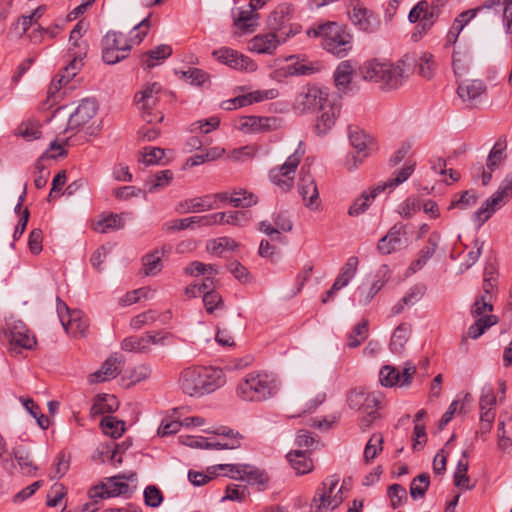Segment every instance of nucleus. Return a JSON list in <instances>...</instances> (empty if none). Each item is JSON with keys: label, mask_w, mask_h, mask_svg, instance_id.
Segmentation results:
<instances>
[{"label": "nucleus", "mask_w": 512, "mask_h": 512, "mask_svg": "<svg viewBox=\"0 0 512 512\" xmlns=\"http://www.w3.org/2000/svg\"><path fill=\"white\" fill-rule=\"evenodd\" d=\"M342 107L341 95L330 94L328 89L317 85L304 86L296 95L293 108L299 114L318 112L315 123L317 135H325L335 125Z\"/></svg>", "instance_id": "f257e3e1"}, {"label": "nucleus", "mask_w": 512, "mask_h": 512, "mask_svg": "<svg viewBox=\"0 0 512 512\" xmlns=\"http://www.w3.org/2000/svg\"><path fill=\"white\" fill-rule=\"evenodd\" d=\"M226 383L223 370L216 367L194 366L184 369L179 377L181 390L192 397H201Z\"/></svg>", "instance_id": "f03ea898"}, {"label": "nucleus", "mask_w": 512, "mask_h": 512, "mask_svg": "<svg viewBox=\"0 0 512 512\" xmlns=\"http://www.w3.org/2000/svg\"><path fill=\"white\" fill-rule=\"evenodd\" d=\"M410 60L411 57L405 55L396 63L380 62L376 59L368 61L363 66V76L366 80L379 83L382 89H397L409 76L412 64Z\"/></svg>", "instance_id": "7ed1b4c3"}, {"label": "nucleus", "mask_w": 512, "mask_h": 512, "mask_svg": "<svg viewBox=\"0 0 512 512\" xmlns=\"http://www.w3.org/2000/svg\"><path fill=\"white\" fill-rule=\"evenodd\" d=\"M306 33L309 37H320L322 47L338 58L347 56L352 49V35L337 22L315 24Z\"/></svg>", "instance_id": "20e7f679"}, {"label": "nucleus", "mask_w": 512, "mask_h": 512, "mask_svg": "<svg viewBox=\"0 0 512 512\" xmlns=\"http://www.w3.org/2000/svg\"><path fill=\"white\" fill-rule=\"evenodd\" d=\"M278 390V382L273 375L253 371L239 382L237 395L244 401L262 402L274 397Z\"/></svg>", "instance_id": "39448f33"}, {"label": "nucleus", "mask_w": 512, "mask_h": 512, "mask_svg": "<svg viewBox=\"0 0 512 512\" xmlns=\"http://www.w3.org/2000/svg\"><path fill=\"white\" fill-rule=\"evenodd\" d=\"M415 163H407L401 169L394 172L393 178L387 182L379 184L373 187L370 192H363L348 209L350 216H359L364 213L370 206V202L376 198V196L383 192L386 188H395L398 185L404 183L414 172Z\"/></svg>", "instance_id": "423d86ee"}, {"label": "nucleus", "mask_w": 512, "mask_h": 512, "mask_svg": "<svg viewBox=\"0 0 512 512\" xmlns=\"http://www.w3.org/2000/svg\"><path fill=\"white\" fill-rule=\"evenodd\" d=\"M163 93L162 86L158 82H153L145 84L142 90L135 94V103L142 112L143 120L148 124L159 123L164 119L163 114L157 109Z\"/></svg>", "instance_id": "0eeeda50"}, {"label": "nucleus", "mask_w": 512, "mask_h": 512, "mask_svg": "<svg viewBox=\"0 0 512 512\" xmlns=\"http://www.w3.org/2000/svg\"><path fill=\"white\" fill-rule=\"evenodd\" d=\"M294 7L291 3L277 5L269 14L266 24L269 30L281 36L283 41L300 32L301 26L292 23Z\"/></svg>", "instance_id": "6e6552de"}, {"label": "nucleus", "mask_w": 512, "mask_h": 512, "mask_svg": "<svg viewBox=\"0 0 512 512\" xmlns=\"http://www.w3.org/2000/svg\"><path fill=\"white\" fill-rule=\"evenodd\" d=\"M409 245L407 225L395 223L377 243V251L381 255H389Z\"/></svg>", "instance_id": "1a4fd4ad"}, {"label": "nucleus", "mask_w": 512, "mask_h": 512, "mask_svg": "<svg viewBox=\"0 0 512 512\" xmlns=\"http://www.w3.org/2000/svg\"><path fill=\"white\" fill-rule=\"evenodd\" d=\"M301 157L302 154H299L298 151H295L287 158L282 166L275 167L270 170V180L282 192H288L293 187L294 174L300 163Z\"/></svg>", "instance_id": "9d476101"}, {"label": "nucleus", "mask_w": 512, "mask_h": 512, "mask_svg": "<svg viewBox=\"0 0 512 512\" xmlns=\"http://www.w3.org/2000/svg\"><path fill=\"white\" fill-rule=\"evenodd\" d=\"M86 53V45H84L81 51H74V49H69L68 54L71 60L52 81L48 89V96H53L63 85L68 84L70 80H72L77 75L78 71L83 65L82 60L86 56Z\"/></svg>", "instance_id": "9b49d317"}, {"label": "nucleus", "mask_w": 512, "mask_h": 512, "mask_svg": "<svg viewBox=\"0 0 512 512\" xmlns=\"http://www.w3.org/2000/svg\"><path fill=\"white\" fill-rule=\"evenodd\" d=\"M339 478L336 475L328 477L322 483V487L316 490L311 503V512H320L326 508H336L343 501V497H332V492L338 485Z\"/></svg>", "instance_id": "f8f14e48"}, {"label": "nucleus", "mask_w": 512, "mask_h": 512, "mask_svg": "<svg viewBox=\"0 0 512 512\" xmlns=\"http://www.w3.org/2000/svg\"><path fill=\"white\" fill-rule=\"evenodd\" d=\"M299 194L305 205L310 209H316L319 206V192L314 178L310 173V166L303 165L300 170L298 182Z\"/></svg>", "instance_id": "ddd939ff"}, {"label": "nucleus", "mask_w": 512, "mask_h": 512, "mask_svg": "<svg viewBox=\"0 0 512 512\" xmlns=\"http://www.w3.org/2000/svg\"><path fill=\"white\" fill-rule=\"evenodd\" d=\"M9 351L19 354L22 349H32L36 345V338L32 335L22 321L14 322L10 327Z\"/></svg>", "instance_id": "4468645a"}, {"label": "nucleus", "mask_w": 512, "mask_h": 512, "mask_svg": "<svg viewBox=\"0 0 512 512\" xmlns=\"http://www.w3.org/2000/svg\"><path fill=\"white\" fill-rule=\"evenodd\" d=\"M212 55L219 62L233 69L250 72L255 71L257 69V65L249 57L228 47H222L220 49L214 50L212 52Z\"/></svg>", "instance_id": "2eb2a0df"}, {"label": "nucleus", "mask_w": 512, "mask_h": 512, "mask_svg": "<svg viewBox=\"0 0 512 512\" xmlns=\"http://www.w3.org/2000/svg\"><path fill=\"white\" fill-rule=\"evenodd\" d=\"M130 492L129 485L121 481V476H113L106 478L100 485H96L90 489L89 495L91 499H104L127 495Z\"/></svg>", "instance_id": "dca6fc26"}, {"label": "nucleus", "mask_w": 512, "mask_h": 512, "mask_svg": "<svg viewBox=\"0 0 512 512\" xmlns=\"http://www.w3.org/2000/svg\"><path fill=\"white\" fill-rule=\"evenodd\" d=\"M416 372L415 366H408L402 372L393 366L386 365L379 372L380 383L385 387L408 386Z\"/></svg>", "instance_id": "f3484780"}, {"label": "nucleus", "mask_w": 512, "mask_h": 512, "mask_svg": "<svg viewBox=\"0 0 512 512\" xmlns=\"http://www.w3.org/2000/svg\"><path fill=\"white\" fill-rule=\"evenodd\" d=\"M97 103L94 99H83L76 110L70 115L66 131L83 128L96 115Z\"/></svg>", "instance_id": "a211bd4d"}, {"label": "nucleus", "mask_w": 512, "mask_h": 512, "mask_svg": "<svg viewBox=\"0 0 512 512\" xmlns=\"http://www.w3.org/2000/svg\"><path fill=\"white\" fill-rule=\"evenodd\" d=\"M278 95L279 92L277 89L257 90L235 97L234 99L227 100L223 102L222 107L225 110H233L264 100L275 99Z\"/></svg>", "instance_id": "6ab92c4d"}, {"label": "nucleus", "mask_w": 512, "mask_h": 512, "mask_svg": "<svg viewBox=\"0 0 512 512\" xmlns=\"http://www.w3.org/2000/svg\"><path fill=\"white\" fill-rule=\"evenodd\" d=\"M277 117L248 116L241 123V130L246 133H259L277 130L281 126Z\"/></svg>", "instance_id": "aec40b11"}, {"label": "nucleus", "mask_w": 512, "mask_h": 512, "mask_svg": "<svg viewBox=\"0 0 512 512\" xmlns=\"http://www.w3.org/2000/svg\"><path fill=\"white\" fill-rule=\"evenodd\" d=\"M281 36L269 30L254 36L249 41V49L258 54H273L277 47L283 43Z\"/></svg>", "instance_id": "412c9836"}, {"label": "nucleus", "mask_w": 512, "mask_h": 512, "mask_svg": "<svg viewBox=\"0 0 512 512\" xmlns=\"http://www.w3.org/2000/svg\"><path fill=\"white\" fill-rule=\"evenodd\" d=\"M507 201L503 198V191H495L481 207L472 215V219L481 227L492 215L500 209Z\"/></svg>", "instance_id": "4be33fe9"}, {"label": "nucleus", "mask_w": 512, "mask_h": 512, "mask_svg": "<svg viewBox=\"0 0 512 512\" xmlns=\"http://www.w3.org/2000/svg\"><path fill=\"white\" fill-rule=\"evenodd\" d=\"M349 17L354 25L360 30L365 32H374L380 24L378 17L365 7H354L352 12H349Z\"/></svg>", "instance_id": "5701e85b"}, {"label": "nucleus", "mask_w": 512, "mask_h": 512, "mask_svg": "<svg viewBox=\"0 0 512 512\" xmlns=\"http://www.w3.org/2000/svg\"><path fill=\"white\" fill-rule=\"evenodd\" d=\"M487 90L485 83L482 80H466L459 84L457 94L463 102L473 106Z\"/></svg>", "instance_id": "b1692460"}, {"label": "nucleus", "mask_w": 512, "mask_h": 512, "mask_svg": "<svg viewBox=\"0 0 512 512\" xmlns=\"http://www.w3.org/2000/svg\"><path fill=\"white\" fill-rule=\"evenodd\" d=\"M122 370L121 362L116 356L108 357L101 368L90 374L89 382L98 383L116 378Z\"/></svg>", "instance_id": "393cba45"}, {"label": "nucleus", "mask_w": 512, "mask_h": 512, "mask_svg": "<svg viewBox=\"0 0 512 512\" xmlns=\"http://www.w3.org/2000/svg\"><path fill=\"white\" fill-rule=\"evenodd\" d=\"M498 7L503 8L502 14L504 18L512 16V0H485L482 6L462 12L456 19L467 20L468 23L482 9H496Z\"/></svg>", "instance_id": "a878e982"}, {"label": "nucleus", "mask_w": 512, "mask_h": 512, "mask_svg": "<svg viewBox=\"0 0 512 512\" xmlns=\"http://www.w3.org/2000/svg\"><path fill=\"white\" fill-rule=\"evenodd\" d=\"M439 239L440 236L436 232L429 236L427 244L419 251L417 258L411 263L410 271L415 273L424 267L427 261L435 254Z\"/></svg>", "instance_id": "bb28decb"}, {"label": "nucleus", "mask_w": 512, "mask_h": 512, "mask_svg": "<svg viewBox=\"0 0 512 512\" xmlns=\"http://www.w3.org/2000/svg\"><path fill=\"white\" fill-rule=\"evenodd\" d=\"M118 407L119 402L114 395H97L90 409V414L92 416H97L105 413H113L118 409Z\"/></svg>", "instance_id": "cd10ccee"}, {"label": "nucleus", "mask_w": 512, "mask_h": 512, "mask_svg": "<svg viewBox=\"0 0 512 512\" xmlns=\"http://www.w3.org/2000/svg\"><path fill=\"white\" fill-rule=\"evenodd\" d=\"M354 67L349 60L339 63L334 72V82L339 91H346L352 81Z\"/></svg>", "instance_id": "c85d7f7f"}, {"label": "nucleus", "mask_w": 512, "mask_h": 512, "mask_svg": "<svg viewBox=\"0 0 512 512\" xmlns=\"http://www.w3.org/2000/svg\"><path fill=\"white\" fill-rule=\"evenodd\" d=\"M258 9L241 10L234 19V25L243 32H254L258 26Z\"/></svg>", "instance_id": "c756f323"}, {"label": "nucleus", "mask_w": 512, "mask_h": 512, "mask_svg": "<svg viewBox=\"0 0 512 512\" xmlns=\"http://www.w3.org/2000/svg\"><path fill=\"white\" fill-rule=\"evenodd\" d=\"M60 321L64 327V329L72 333L74 336H84L85 332L88 329L87 320L80 316V313L77 311H73L69 314L68 319H65V316H60Z\"/></svg>", "instance_id": "7c9ffc66"}, {"label": "nucleus", "mask_w": 512, "mask_h": 512, "mask_svg": "<svg viewBox=\"0 0 512 512\" xmlns=\"http://www.w3.org/2000/svg\"><path fill=\"white\" fill-rule=\"evenodd\" d=\"M429 3L426 0L419 1L409 12L408 19L411 23H417L412 38L417 41L427 32H422L421 25L423 24L424 14H426Z\"/></svg>", "instance_id": "2f4dec72"}, {"label": "nucleus", "mask_w": 512, "mask_h": 512, "mask_svg": "<svg viewBox=\"0 0 512 512\" xmlns=\"http://www.w3.org/2000/svg\"><path fill=\"white\" fill-rule=\"evenodd\" d=\"M287 459L299 475L307 474L313 470V462L304 451H291L287 454Z\"/></svg>", "instance_id": "473e14b6"}, {"label": "nucleus", "mask_w": 512, "mask_h": 512, "mask_svg": "<svg viewBox=\"0 0 512 512\" xmlns=\"http://www.w3.org/2000/svg\"><path fill=\"white\" fill-rule=\"evenodd\" d=\"M210 200L211 198L207 195L202 197H195L179 203L176 207V211L179 213H188L212 210L213 205L211 204Z\"/></svg>", "instance_id": "72a5a7b5"}, {"label": "nucleus", "mask_w": 512, "mask_h": 512, "mask_svg": "<svg viewBox=\"0 0 512 512\" xmlns=\"http://www.w3.org/2000/svg\"><path fill=\"white\" fill-rule=\"evenodd\" d=\"M173 178L174 173L169 169L156 172L146 181L148 191L150 193H155L166 188L171 184Z\"/></svg>", "instance_id": "f704fd0d"}, {"label": "nucleus", "mask_w": 512, "mask_h": 512, "mask_svg": "<svg viewBox=\"0 0 512 512\" xmlns=\"http://www.w3.org/2000/svg\"><path fill=\"white\" fill-rule=\"evenodd\" d=\"M172 47L170 45L161 44L154 49L149 50L143 54L141 62L147 68H152L156 65V61L163 60L171 56Z\"/></svg>", "instance_id": "c9c22d12"}, {"label": "nucleus", "mask_w": 512, "mask_h": 512, "mask_svg": "<svg viewBox=\"0 0 512 512\" xmlns=\"http://www.w3.org/2000/svg\"><path fill=\"white\" fill-rule=\"evenodd\" d=\"M101 45L114 49L121 54H127L131 50V45L127 43L122 33L108 31L102 39Z\"/></svg>", "instance_id": "e433bc0d"}, {"label": "nucleus", "mask_w": 512, "mask_h": 512, "mask_svg": "<svg viewBox=\"0 0 512 512\" xmlns=\"http://www.w3.org/2000/svg\"><path fill=\"white\" fill-rule=\"evenodd\" d=\"M411 334V327L408 324H400L393 332L390 349L393 353H401L404 350Z\"/></svg>", "instance_id": "4c0bfd02"}, {"label": "nucleus", "mask_w": 512, "mask_h": 512, "mask_svg": "<svg viewBox=\"0 0 512 512\" xmlns=\"http://www.w3.org/2000/svg\"><path fill=\"white\" fill-rule=\"evenodd\" d=\"M507 142L505 137H500L493 148L491 149L487 158V169L494 171L505 159L504 151L506 150Z\"/></svg>", "instance_id": "58836bf2"}, {"label": "nucleus", "mask_w": 512, "mask_h": 512, "mask_svg": "<svg viewBox=\"0 0 512 512\" xmlns=\"http://www.w3.org/2000/svg\"><path fill=\"white\" fill-rule=\"evenodd\" d=\"M244 470L241 479L246 480L250 485H258L259 489L266 487L269 477L264 471L248 464H244Z\"/></svg>", "instance_id": "ea45409f"}, {"label": "nucleus", "mask_w": 512, "mask_h": 512, "mask_svg": "<svg viewBox=\"0 0 512 512\" xmlns=\"http://www.w3.org/2000/svg\"><path fill=\"white\" fill-rule=\"evenodd\" d=\"M358 263L357 257H349L334 282L341 288L346 287L356 275Z\"/></svg>", "instance_id": "a19ab883"}, {"label": "nucleus", "mask_w": 512, "mask_h": 512, "mask_svg": "<svg viewBox=\"0 0 512 512\" xmlns=\"http://www.w3.org/2000/svg\"><path fill=\"white\" fill-rule=\"evenodd\" d=\"M448 0H433L424 14V22L421 25L422 32H428L441 14L442 8L447 4Z\"/></svg>", "instance_id": "79ce46f5"}, {"label": "nucleus", "mask_w": 512, "mask_h": 512, "mask_svg": "<svg viewBox=\"0 0 512 512\" xmlns=\"http://www.w3.org/2000/svg\"><path fill=\"white\" fill-rule=\"evenodd\" d=\"M100 426L104 434L109 435L113 439L122 436L125 431V422L118 420L113 416H105L100 422Z\"/></svg>", "instance_id": "37998d69"}, {"label": "nucleus", "mask_w": 512, "mask_h": 512, "mask_svg": "<svg viewBox=\"0 0 512 512\" xmlns=\"http://www.w3.org/2000/svg\"><path fill=\"white\" fill-rule=\"evenodd\" d=\"M430 486V475L423 472L416 476L410 484V496L414 499H422L425 497L426 492Z\"/></svg>", "instance_id": "c03bdc74"}, {"label": "nucleus", "mask_w": 512, "mask_h": 512, "mask_svg": "<svg viewBox=\"0 0 512 512\" xmlns=\"http://www.w3.org/2000/svg\"><path fill=\"white\" fill-rule=\"evenodd\" d=\"M257 202V196L245 189L233 191L229 198V204L235 208H248L257 204Z\"/></svg>", "instance_id": "a18cd8bd"}, {"label": "nucleus", "mask_w": 512, "mask_h": 512, "mask_svg": "<svg viewBox=\"0 0 512 512\" xmlns=\"http://www.w3.org/2000/svg\"><path fill=\"white\" fill-rule=\"evenodd\" d=\"M123 215L124 213H111L107 217L98 220L94 225V230L97 232L106 233L110 229L118 230L123 228L125 225Z\"/></svg>", "instance_id": "49530a36"}, {"label": "nucleus", "mask_w": 512, "mask_h": 512, "mask_svg": "<svg viewBox=\"0 0 512 512\" xmlns=\"http://www.w3.org/2000/svg\"><path fill=\"white\" fill-rule=\"evenodd\" d=\"M349 139L351 145L357 150L358 154L365 152V150L372 149V139L357 127L354 129L350 128Z\"/></svg>", "instance_id": "de8ad7c7"}, {"label": "nucleus", "mask_w": 512, "mask_h": 512, "mask_svg": "<svg viewBox=\"0 0 512 512\" xmlns=\"http://www.w3.org/2000/svg\"><path fill=\"white\" fill-rule=\"evenodd\" d=\"M12 454L20 466L21 471L26 475H33L37 471V466L34 465L30 453L22 447L14 448Z\"/></svg>", "instance_id": "09e8293b"}, {"label": "nucleus", "mask_w": 512, "mask_h": 512, "mask_svg": "<svg viewBox=\"0 0 512 512\" xmlns=\"http://www.w3.org/2000/svg\"><path fill=\"white\" fill-rule=\"evenodd\" d=\"M478 195L474 190H466L461 194H455L449 205V209H468L476 205L478 201Z\"/></svg>", "instance_id": "8fccbe9b"}, {"label": "nucleus", "mask_w": 512, "mask_h": 512, "mask_svg": "<svg viewBox=\"0 0 512 512\" xmlns=\"http://www.w3.org/2000/svg\"><path fill=\"white\" fill-rule=\"evenodd\" d=\"M368 326L369 322L366 319H363L361 322H359L354 329L351 331V333L348 335L347 338V346L349 348H356L361 343L367 339L368 337Z\"/></svg>", "instance_id": "3c124183"}, {"label": "nucleus", "mask_w": 512, "mask_h": 512, "mask_svg": "<svg viewBox=\"0 0 512 512\" xmlns=\"http://www.w3.org/2000/svg\"><path fill=\"white\" fill-rule=\"evenodd\" d=\"M496 323V317L494 316H483L478 318L474 324H472L467 331V336L472 339L479 338L489 327Z\"/></svg>", "instance_id": "603ef678"}, {"label": "nucleus", "mask_w": 512, "mask_h": 512, "mask_svg": "<svg viewBox=\"0 0 512 512\" xmlns=\"http://www.w3.org/2000/svg\"><path fill=\"white\" fill-rule=\"evenodd\" d=\"M124 351L143 353L149 350L145 334L142 336H130L121 343Z\"/></svg>", "instance_id": "864d4df0"}, {"label": "nucleus", "mask_w": 512, "mask_h": 512, "mask_svg": "<svg viewBox=\"0 0 512 512\" xmlns=\"http://www.w3.org/2000/svg\"><path fill=\"white\" fill-rule=\"evenodd\" d=\"M469 463L467 460L460 459L458 461L455 473H454V485L458 488H464L467 490L472 489L470 486L468 472Z\"/></svg>", "instance_id": "5fc2aeb1"}, {"label": "nucleus", "mask_w": 512, "mask_h": 512, "mask_svg": "<svg viewBox=\"0 0 512 512\" xmlns=\"http://www.w3.org/2000/svg\"><path fill=\"white\" fill-rule=\"evenodd\" d=\"M383 437L380 434H373L364 449V460L370 463L379 452L382 451Z\"/></svg>", "instance_id": "6e6d98bb"}, {"label": "nucleus", "mask_w": 512, "mask_h": 512, "mask_svg": "<svg viewBox=\"0 0 512 512\" xmlns=\"http://www.w3.org/2000/svg\"><path fill=\"white\" fill-rule=\"evenodd\" d=\"M188 446L194 448H201L207 450H223V449H234V443H219L215 441H209L206 438L194 439L192 438L190 442L187 443Z\"/></svg>", "instance_id": "4d7b16f0"}, {"label": "nucleus", "mask_w": 512, "mask_h": 512, "mask_svg": "<svg viewBox=\"0 0 512 512\" xmlns=\"http://www.w3.org/2000/svg\"><path fill=\"white\" fill-rule=\"evenodd\" d=\"M387 493L393 509H397L408 499L406 489L397 483L390 485L387 489Z\"/></svg>", "instance_id": "13d9d810"}, {"label": "nucleus", "mask_w": 512, "mask_h": 512, "mask_svg": "<svg viewBox=\"0 0 512 512\" xmlns=\"http://www.w3.org/2000/svg\"><path fill=\"white\" fill-rule=\"evenodd\" d=\"M203 304L208 314H213L216 309L224 307L223 298L217 291H206L203 295Z\"/></svg>", "instance_id": "bf43d9fd"}, {"label": "nucleus", "mask_w": 512, "mask_h": 512, "mask_svg": "<svg viewBox=\"0 0 512 512\" xmlns=\"http://www.w3.org/2000/svg\"><path fill=\"white\" fill-rule=\"evenodd\" d=\"M237 248L238 243L229 237H220L209 242L207 245V250L215 254H220L221 250L224 249L233 251Z\"/></svg>", "instance_id": "052dcab7"}, {"label": "nucleus", "mask_w": 512, "mask_h": 512, "mask_svg": "<svg viewBox=\"0 0 512 512\" xmlns=\"http://www.w3.org/2000/svg\"><path fill=\"white\" fill-rule=\"evenodd\" d=\"M144 273L155 275L162 269L161 257L158 251H154L143 258Z\"/></svg>", "instance_id": "680f3d73"}, {"label": "nucleus", "mask_w": 512, "mask_h": 512, "mask_svg": "<svg viewBox=\"0 0 512 512\" xmlns=\"http://www.w3.org/2000/svg\"><path fill=\"white\" fill-rule=\"evenodd\" d=\"M70 466V460L69 457H67L65 454L60 453L56 458V463L54 464L53 468L51 469V472L49 474V477L51 480L54 479H60L63 477L66 472L68 471Z\"/></svg>", "instance_id": "e2e57ef3"}, {"label": "nucleus", "mask_w": 512, "mask_h": 512, "mask_svg": "<svg viewBox=\"0 0 512 512\" xmlns=\"http://www.w3.org/2000/svg\"><path fill=\"white\" fill-rule=\"evenodd\" d=\"M248 495L249 492L245 486L230 484L226 487L225 496L222 500L243 502Z\"/></svg>", "instance_id": "0e129e2a"}, {"label": "nucleus", "mask_w": 512, "mask_h": 512, "mask_svg": "<svg viewBox=\"0 0 512 512\" xmlns=\"http://www.w3.org/2000/svg\"><path fill=\"white\" fill-rule=\"evenodd\" d=\"M144 501L147 506L156 508L161 505L163 494L158 487L149 485L144 490Z\"/></svg>", "instance_id": "69168bd1"}, {"label": "nucleus", "mask_w": 512, "mask_h": 512, "mask_svg": "<svg viewBox=\"0 0 512 512\" xmlns=\"http://www.w3.org/2000/svg\"><path fill=\"white\" fill-rule=\"evenodd\" d=\"M220 124V119L218 117H210L205 120L196 121L191 124V132H201L204 134L209 133L210 131L216 129Z\"/></svg>", "instance_id": "338daca9"}, {"label": "nucleus", "mask_w": 512, "mask_h": 512, "mask_svg": "<svg viewBox=\"0 0 512 512\" xmlns=\"http://www.w3.org/2000/svg\"><path fill=\"white\" fill-rule=\"evenodd\" d=\"M419 74L424 78L430 79L435 69L433 56L429 53H423L419 59Z\"/></svg>", "instance_id": "774afa93"}]
</instances>
